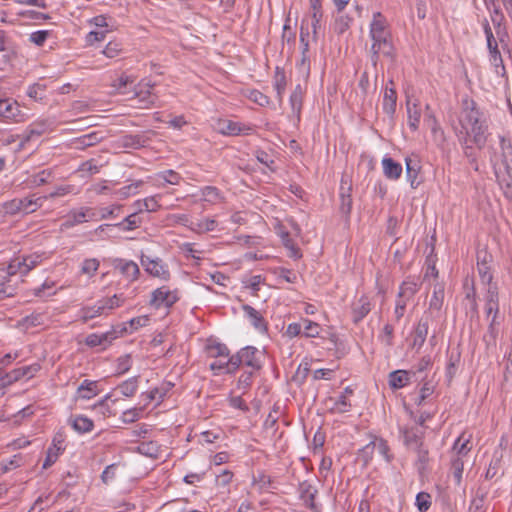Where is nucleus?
I'll list each match as a JSON object with an SVG mask.
<instances>
[{"label":"nucleus","mask_w":512,"mask_h":512,"mask_svg":"<svg viewBox=\"0 0 512 512\" xmlns=\"http://www.w3.org/2000/svg\"><path fill=\"white\" fill-rule=\"evenodd\" d=\"M144 143V137L141 135H126L123 138V145L125 147L138 149L140 147H143Z\"/></svg>","instance_id":"61"},{"label":"nucleus","mask_w":512,"mask_h":512,"mask_svg":"<svg viewBox=\"0 0 512 512\" xmlns=\"http://www.w3.org/2000/svg\"><path fill=\"white\" fill-rule=\"evenodd\" d=\"M444 287L441 284L434 286L433 294L429 302V309L439 311L443 305Z\"/></svg>","instance_id":"41"},{"label":"nucleus","mask_w":512,"mask_h":512,"mask_svg":"<svg viewBox=\"0 0 512 512\" xmlns=\"http://www.w3.org/2000/svg\"><path fill=\"white\" fill-rule=\"evenodd\" d=\"M134 209L141 213L143 211L146 212H155L158 210L160 205L158 204V201L156 200L155 196L145 198L144 200H137L133 203Z\"/></svg>","instance_id":"34"},{"label":"nucleus","mask_w":512,"mask_h":512,"mask_svg":"<svg viewBox=\"0 0 512 512\" xmlns=\"http://www.w3.org/2000/svg\"><path fill=\"white\" fill-rule=\"evenodd\" d=\"M407 116H408V126L412 131H417L420 124L421 119V108L419 106V102L415 99L413 102L408 98L407 99Z\"/></svg>","instance_id":"19"},{"label":"nucleus","mask_w":512,"mask_h":512,"mask_svg":"<svg viewBox=\"0 0 512 512\" xmlns=\"http://www.w3.org/2000/svg\"><path fill=\"white\" fill-rule=\"evenodd\" d=\"M154 87V84H151L150 81L141 82L139 84V90H136L135 95L139 98L140 102H143L145 107L148 105H152L154 100L152 99L151 89Z\"/></svg>","instance_id":"31"},{"label":"nucleus","mask_w":512,"mask_h":512,"mask_svg":"<svg viewBox=\"0 0 512 512\" xmlns=\"http://www.w3.org/2000/svg\"><path fill=\"white\" fill-rule=\"evenodd\" d=\"M24 378L23 372L21 367L16 368L9 373H6L2 378L1 381L4 383V385L8 386L13 384L14 382L19 381L20 379Z\"/></svg>","instance_id":"64"},{"label":"nucleus","mask_w":512,"mask_h":512,"mask_svg":"<svg viewBox=\"0 0 512 512\" xmlns=\"http://www.w3.org/2000/svg\"><path fill=\"white\" fill-rule=\"evenodd\" d=\"M403 434L404 443L407 446L417 448L423 445V434L424 432L418 427L403 428L401 429Z\"/></svg>","instance_id":"21"},{"label":"nucleus","mask_w":512,"mask_h":512,"mask_svg":"<svg viewBox=\"0 0 512 512\" xmlns=\"http://www.w3.org/2000/svg\"><path fill=\"white\" fill-rule=\"evenodd\" d=\"M148 321H149V318L147 316H138V317L132 318L128 323L125 324V326L127 327L126 333L134 332L138 328L145 326L148 323ZM122 326H124V324Z\"/></svg>","instance_id":"63"},{"label":"nucleus","mask_w":512,"mask_h":512,"mask_svg":"<svg viewBox=\"0 0 512 512\" xmlns=\"http://www.w3.org/2000/svg\"><path fill=\"white\" fill-rule=\"evenodd\" d=\"M201 195L204 201L217 203L221 199L220 191L214 186H206L201 189Z\"/></svg>","instance_id":"50"},{"label":"nucleus","mask_w":512,"mask_h":512,"mask_svg":"<svg viewBox=\"0 0 512 512\" xmlns=\"http://www.w3.org/2000/svg\"><path fill=\"white\" fill-rule=\"evenodd\" d=\"M416 506L420 512H427L431 506L430 494L419 492L416 496Z\"/></svg>","instance_id":"60"},{"label":"nucleus","mask_w":512,"mask_h":512,"mask_svg":"<svg viewBox=\"0 0 512 512\" xmlns=\"http://www.w3.org/2000/svg\"><path fill=\"white\" fill-rule=\"evenodd\" d=\"M138 379H139L138 376L129 378V379L123 381L121 384H119L117 389L120 391V393L123 396L132 397L137 392L138 383H139Z\"/></svg>","instance_id":"39"},{"label":"nucleus","mask_w":512,"mask_h":512,"mask_svg":"<svg viewBox=\"0 0 512 512\" xmlns=\"http://www.w3.org/2000/svg\"><path fill=\"white\" fill-rule=\"evenodd\" d=\"M353 394V390L350 387H346L341 395L337 398L334 404V410L339 413H345L349 411L351 404L348 400V397Z\"/></svg>","instance_id":"40"},{"label":"nucleus","mask_w":512,"mask_h":512,"mask_svg":"<svg viewBox=\"0 0 512 512\" xmlns=\"http://www.w3.org/2000/svg\"><path fill=\"white\" fill-rule=\"evenodd\" d=\"M464 470V462L461 457L454 456L451 460L450 471L455 480L456 485H460L462 481V475Z\"/></svg>","instance_id":"42"},{"label":"nucleus","mask_w":512,"mask_h":512,"mask_svg":"<svg viewBox=\"0 0 512 512\" xmlns=\"http://www.w3.org/2000/svg\"><path fill=\"white\" fill-rule=\"evenodd\" d=\"M99 261L96 258L85 259L82 263L81 272L93 276L99 268Z\"/></svg>","instance_id":"62"},{"label":"nucleus","mask_w":512,"mask_h":512,"mask_svg":"<svg viewBox=\"0 0 512 512\" xmlns=\"http://www.w3.org/2000/svg\"><path fill=\"white\" fill-rule=\"evenodd\" d=\"M80 314L83 322H87L101 315H106L100 300H98L93 306L83 307L80 310Z\"/></svg>","instance_id":"30"},{"label":"nucleus","mask_w":512,"mask_h":512,"mask_svg":"<svg viewBox=\"0 0 512 512\" xmlns=\"http://www.w3.org/2000/svg\"><path fill=\"white\" fill-rule=\"evenodd\" d=\"M180 299V292L177 288L170 289L168 286H161L151 293L150 305L154 308L172 307Z\"/></svg>","instance_id":"6"},{"label":"nucleus","mask_w":512,"mask_h":512,"mask_svg":"<svg viewBox=\"0 0 512 512\" xmlns=\"http://www.w3.org/2000/svg\"><path fill=\"white\" fill-rule=\"evenodd\" d=\"M415 449H416V453H417V461H416L417 469L420 472H423L426 469L427 464L429 462L428 449L424 448L423 445L419 446Z\"/></svg>","instance_id":"55"},{"label":"nucleus","mask_w":512,"mask_h":512,"mask_svg":"<svg viewBox=\"0 0 512 512\" xmlns=\"http://www.w3.org/2000/svg\"><path fill=\"white\" fill-rule=\"evenodd\" d=\"M91 211H92V209L88 208V207L81 208L80 210L70 211V213L68 214L67 220L62 224V226L65 228H71L75 225L85 222L86 221L85 218L87 216L88 217L94 216V213L90 214Z\"/></svg>","instance_id":"22"},{"label":"nucleus","mask_w":512,"mask_h":512,"mask_svg":"<svg viewBox=\"0 0 512 512\" xmlns=\"http://www.w3.org/2000/svg\"><path fill=\"white\" fill-rule=\"evenodd\" d=\"M480 111L476 107V103L472 99H464L462 101V110L459 116L460 129L456 130V134L461 140L463 135L464 144L467 143V137H472V142L481 149L486 142V126L480 120Z\"/></svg>","instance_id":"1"},{"label":"nucleus","mask_w":512,"mask_h":512,"mask_svg":"<svg viewBox=\"0 0 512 512\" xmlns=\"http://www.w3.org/2000/svg\"><path fill=\"white\" fill-rule=\"evenodd\" d=\"M321 2L322 0H310V10L312 17L311 26L314 34L317 33V29L320 26V22L323 16Z\"/></svg>","instance_id":"36"},{"label":"nucleus","mask_w":512,"mask_h":512,"mask_svg":"<svg viewBox=\"0 0 512 512\" xmlns=\"http://www.w3.org/2000/svg\"><path fill=\"white\" fill-rule=\"evenodd\" d=\"M396 105H397V93L394 88H385L384 96H383V111L389 115L390 117H393V115L396 112Z\"/></svg>","instance_id":"24"},{"label":"nucleus","mask_w":512,"mask_h":512,"mask_svg":"<svg viewBox=\"0 0 512 512\" xmlns=\"http://www.w3.org/2000/svg\"><path fill=\"white\" fill-rule=\"evenodd\" d=\"M418 290L419 283L413 278H407L400 285L398 297L400 299L406 298V300H411Z\"/></svg>","instance_id":"27"},{"label":"nucleus","mask_w":512,"mask_h":512,"mask_svg":"<svg viewBox=\"0 0 512 512\" xmlns=\"http://www.w3.org/2000/svg\"><path fill=\"white\" fill-rule=\"evenodd\" d=\"M242 310L256 330H258L260 333L267 331V322L260 314V312L248 304L243 305Z\"/></svg>","instance_id":"16"},{"label":"nucleus","mask_w":512,"mask_h":512,"mask_svg":"<svg viewBox=\"0 0 512 512\" xmlns=\"http://www.w3.org/2000/svg\"><path fill=\"white\" fill-rule=\"evenodd\" d=\"M113 265L116 269H119L123 275H125L127 278H130L132 281L136 280L140 274L138 265L132 260L117 258L113 261Z\"/></svg>","instance_id":"15"},{"label":"nucleus","mask_w":512,"mask_h":512,"mask_svg":"<svg viewBox=\"0 0 512 512\" xmlns=\"http://www.w3.org/2000/svg\"><path fill=\"white\" fill-rule=\"evenodd\" d=\"M428 329L429 320L427 317H422L419 320L413 333V348L420 349L423 346L428 335Z\"/></svg>","instance_id":"20"},{"label":"nucleus","mask_w":512,"mask_h":512,"mask_svg":"<svg viewBox=\"0 0 512 512\" xmlns=\"http://www.w3.org/2000/svg\"><path fill=\"white\" fill-rule=\"evenodd\" d=\"M122 50H123V48H122V44L120 42H118V41H110L105 46V48L102 50V53L107 58H115V57L120 55Z\"/></svg>","instance_id":"58"},{"label":"nucleus","mask_w":512,"mask_h":512,"mask_svg":"<svg viewBox=\"0 0 512 512\" xmlns=\"http://www.w3.org/2000/svg\"><path fill=\"white\" fill-rule=\"evenodd\" d=\"M143 410H144V407H134V408L127 409L126 411L123 412L122 417H121L123 423H126V424L134 423L141 417Z\"/></svg>","instance_id":"54"},{"label":"nucleus","mask_w":512,"mask_h":512,"mask_svg":"<svg viewBox=\"0 0 512 512\" xmlns=\"http://www.w3.org/2000/svg\"><path fill=\"white\" fill-rule=\"evenodd\" d=\"M229 363L230 357L228 358L227 361H224L220 358L219 360H215L210 364V369L214 371L215 374L234 373L235 369H232Z\"/></svg>","instance_id":"53"},{"label":"nucleus","mask_w":512,"mask_h":512,"mask_svg":"<svg viewBox=\"0 0 512 512\" xmlns=\"http://www.w3.org/2000/svg\"><path fill=\"white\" fill-rule=\"evenodd\" d=\"M138 214L139 213L135 210L133 213L126 216L123 221L115 224V226L122 231H131L140 227L142 221Z\"/></svg>","instance_id":"32"},{"label":"nucleus","mask_w":512,"mask_h":512,"mask_svg":"<svg viewBox=\"0 0 512 512\" xmlns=\"http://www.w3.org/2000/svg\"><path fill=\"white\" fill-rule=\"evenodd\" d=\"M52 178H53V170L52 169H44L38 173L31 175L28 179V182L30 185H32L34 187H39V186H42L44 184L51 182Z\"/></svg>","instance_id":"38"},{"label":"nucleus","mask_w":512,"mask_h":512,"mask_svg":"<svg viewBox=\"0 0 512 512\" xmlns=\"http://www.w3.org/2000/svg\"><path fill=\"white\" fill-rule=\"evenodd\" d=\"M406 178L413 189H416L421 181L418 179L419 172L421 170L420 162L417 156L406 157Z\"/></svg>","instance_id":"14"},{"label":"nucleus","mask_w":512,"mask_h":512,"mask_svg":"<svg viewBox=\"0 0 512 512\" xmlns=\"http://www.w3.org/2000/svg\"><path fill=\"white\" fill-rule=\"evenodd\" d=\"M469 442V438H465L464 434L458 437L453 445V450L456 451L455 456L461 458L465 456L471 450V446H468Z\"/></svg>","instance_id":"52"},{"label":"nucleus","mask_w":512,"mask_h":512,"mask_svg":"<svg viewBox=\"0 0 512 512\" xmlns=\"http://www.w3.org/2000/svg\"><path fill=\"white\" fill-rule=\"evenodd\" d=\"M103 139V136L99 132H91L85 134L77 139V143L81 147H90L99 143Z\"/></svg>","instance_id":"47"},{"label":"nucleus","mask_w":512,"mask_h":512,"mask_svg":"<svg viewBox=\"0 0 512 512\" xmlns=\"http://www.w3.org/2000/svg\"><path fill=\"white\" fill-rule=\"evenodd\" d=\"M304 89L300 84H297L290 95V105L293 113H295L298 117L300 115L302 109V101H303Z\"/></svg>","instance_id":"37"},{"label":"nucleus","mask_w":512,"mask_h":512,"mask_svg":"<svg viewBox=\"0 0 512 512\" xmlns=\"http://www.w3.org/2000/svg\"><path fill=\"white\" fill-rule=\"evenodd\" d=\"M274 89L276 90L279 102L283 100V94L286 89V76L283 69L276 67L274 75Z\"/></svg>","instance_id":"35"},{"label":"nucleus","mask_w":512,"mask_h":512,"mask_svg":"<svg viewBox=\"0 0 512 512\" xmlns=\"http://www.w3.org/2000/svg\"><path fill=\"white\" fill-rule=\"evenodd\" d=\"M465 300H467L468 306H469V311L467 313L471 314V318L472 317L478 318L479 317L478 316V304L476 301V291H475L474 285H472L470 291L467 292Z\"/></svg>","instance_id":"57"},{"label":"nucleus","mask_w":512,"mask_h":512,"mask_svg":"<svg viewBox=\"0 0 512 512\" xmlns=\"http://www.w3.org/2000/svg\"><path fill=\"white\" fill-rule=\"evenodd\" d=\"M48 123L46 121H39L31 124L25 131L21 143L31 141L34 138L42 136L48 131Z\"/></svg>","instance_id":"23"},{"label":"nucleus","mask_w":512,"mask_h":512,"mask_svg":"<svg viewBox=\"0 0 512 512\" xmlns=\"http://www.w3.org/2000/svg\"><path fill=\"white\" fill-rule=\"evenodd\" d=\"M389 385L392 389H401L410 382V373L406 370H395L389 374Z\"/></svg>","instance_id":"25"},{"label":"nucleus","mask_w":512,"mask_h":512,"mask_svg":"<svg viewBox=\"0 0 512 512\" xmlns=\"http://www.w3.org/2000/svg\"><path fill=\"white\" fill-rule=\"evenodd\" d=\"M21 205L22 202L20 201V198L7 201L2 205L3 213L5 215H15L17 213H22Z\"/></svg>","instance_id":"56"},{"label":"nucleus","mask_w":512,"mask_h":512,"mask_svg":"<svg viewBox=\"0 0 512 512\" xmlns=\"http://www.w3.org/2000/svg\"><path fill=\"white\" fill-rule=\"evenodd\" d=\"M369 36L372 40L370 48L371 61L376 65L380 54L385 57L394 56L392 33L388 20L381 12H374L369 25Z\"/></svg>","instance_id":"2"},{"label":"nucleus","mask_w":512,"mask_h":512,"mask_svg":"<svg viewBox=\"0 0 512 512\" xmlns=\"http://www.w3.org/2000/svg\"><path fill=\"white\" fill-rule=\"evenodd\" d=\"M373 304L369 296L362 295L351 305V315L354 324H359L372 310Z\"/></svg>","instance_id":"10"},{"label":"nucleus","mask_w":512,"mask_h":512,"mask_svg":"<svg viewBox=\"0 0 512 512\" xmlns=\"http://www.w3.org/2000/svg\"><path fill=\"white\" fill-rule=\"evenodd\" d=\"M172 387V383L164 382L160 386L153 388L151 391L143 393L142 396H145L148 402L157 400L160 403L164 400Z\"/></svg>","instance_id":"26"},{"label":"nucleus","mask_w":512,"mask_h":512,"mask_svg":"<svg viewBox=\"0 0 512 512\" xmlns=\"http://www.w3.org/2000/svg\"><path fill=\"white\" fill-rule=\"evenodd\" d=\"M141 265L145 271L153 277L160 278L161 280L167 281L170 279V271L167 264H165L160 258H150L149 256L142 255L140 259Z\"/></svg>","instance_id":"8"},{"label":"nucleus","mask_w":512,"mask_h":512,"mask_svg":"<svg viewBox=\"0 0 512 512\" xmlns=\"http://www.w3.org/2000/svg\"><path fill=\"white\" fill-rule=\"evenodd\" d=\"M488 58L491 66L494 67L495 72L500 76H505L506 68L503 62L502 54L499 50L498 41L496 37L486 39Z\"/></svg>","instance_id":"9"},{"label":"nucleus","mask_w":512,"mask_h":512,"mask_svg":"<svg viewBox=\"0 0 512 512\" xmlns=\"http://www.w3.org/2000/svg\"><path fill=\"white\" fill-rule=\"evenodd\" d=\"M351 187H348L346 190L342 187L340 193V211L349 215L352 209V197L350 195Z\"/></svg>","instance_id":"46"},{"label":"nucleus","mask_w":512,"mask_h":512,"mask_svg":"<svg viewBox=\"0 0 512 512\" xmlns=\"http://www.w3.org/2000/svg\"><path fill=\"white\" fill-rule=\"evenodd\" d=\"M122 295L115 294L110 298H103L100 299L101 304L103 305V309L106 313V315L109 313V311L118 308L123 303Z\"/></svg>","instance_id":"48"},{"label":"nucleus","mask_w":512,"mask_h":512,"mask_svg":"<svg viewBox=\"0 0 512 512\" xmlns=\"http://www.w3.org/2000/svg\"><path fill=\"white\" fill-rule=\"evenodd\" d=\"M0 120L5 122H22L24 113L18 102L0 95Z\"/></svg>","instance_id":"7"},{"label":"nucleus","mask_w":512,"mask_h":512,"mask_svg":"<svg viewBox=\"0 0 512 512\" xmlns=\"http://www.w3.org/2000/svg\"><path fill=\"white\" fill-rule=\"evenodd\" d=\"M491 262L492 255L486 250H480L477 252V270L480 280L484 285L493 283V274L490 266Z\"/></svg>","instance_id":"11"},{"label":"nucleus","mask_w":512,"mask_h":512,"mask_svg":"<svg viewBox=\"0 0 512 512\" xmlns=\"http://www.w3.org/2000/svg\"><path fill=\"white\" fill-rule=\"evenodd\" d=\"M218 130L224 135L236 136L241 134L248 135L253 129L251 126L243 125L232 120H220L218 122Z\"/></svg>","instance_id":"12"},{"label":"nucleus","mask_w":512,"mask_h":512,"mask_svg":"<svg viewBox=\"0 0 512 512\" xmlns=\"http://www.w3.org/2000/svg\"><path fill=\"white\" fill-rule=\"evenodd\" d=\"M303 335L307 338H315L320 333V326L318 323L309 319H304L302 323Z\"/></svg>","instance_id":"51"},{"label":"nucleus","mask_w":512,"mask_h":512,"mask_svg":"<svg viewBox=\"0 0 512 512\" xmlns=\"http://www.w3.org/2000/svg\"><path fill=\"white\" fill-rule=\"evenodd\" d=\"M502 160L495 174L506 198L512 200V145L501 138Z\"/></svg>","instance_id":"3"},{"label":"nucleus","mask_w":512,"mask_h":512,"mask_svg":"<svg viewBox=\"0 0 512 512\" xmlns=\"http://www.w3.org/2000/svg\"><path fill=\"white\" fill-rule=\"evenodd\" d=\"M71 425L78 433H88L94 428V423L91 419L86 416L77 415L71 419Z\"/></svg>","instance_id":"29"},{"label":"nucleus","mask_w":512,"mask_h":512,"mask_svg":"<svg viewBox=\"0 0 512 512\" xmlns=\"http://www.w3.org/2000/svg\"><path fill=\"white\" fill-rule=\"evenodd\" d=\"M47 200V197L39 196L35 197V195H32L30 197L20 198V201L22 202L21 210L24 214H30L35 212L37 209H39L43 202Z\"/></svg>","instance_id":"28"},{"label":"nucleus","mask_w":512,"mask_h":512,"mask_svg":"<svg viewBox=\"0 0 512 512\" xmlns=\"http://www.w3.org/2000/svg\"><path fill=\"white\" fill-rule=\"evenodd\" d=\"M375 451L376 446L373 440L358 451L357 460L361 461L363 466H367L372 460Z\"/></svg>","instance_id":"43"},{"label":"nucleus","mask_w":512,"mask_h":512,"mask_svg":"<svg viewBox=\"0 0 512 512\" xmlns=\"http://www.w3.org/2000/svg\"><path fill=\"white\" fill-rule=\"evenodd\" d=\"M24 264L22 258L18 257L13 259L9 265L7 266V275L9 277H12L16 274H21V276L26 275L27 273H24Z\"/></svg>","instance_id":"59"},{"label":"nucleus","mask_w":512,"mask_h":512,"mask_svg":"<svg viewBox=\"0 0 512 512\" xmlns=\"http://www.w3.org/2000/svg\"><path fill=\"white\" fill-rule=\"evenodd\" d=\"M383 174L389 180H398L402 175V165L391 157L382 159Z\"/></svg>","instance_id":"18"},{"label":"nucleus","mask_w":512,"mask_h":512,"mask_svg":"<svg viewBox=\"0 0 512 512\" xmlns=\"http://www.w3.org/2000/svg\"><path fill=\"white\" fill-rule=\"evenodd\" d=\"M127 332V327L115 326L111 330L102 333H92L85 338V344L91 348L101 346L103 349L107 348L112 342L120 336H123Z\"/></svg>","instance_id":"5"},{"label":"nucleus","mask_w":512,"mask_h":512,"mask_svg":"<svg viewBox=\"0 0 512 512\" xmlns=\"http://www.w3.org/2000/svg\"><path fill=\"white\" fill-rule=\"evenodd\" d=\"M79 398L91 399L98 394L97 382L84 380L77 389Z\"/></svg>","instance_id":"33"},{"label":"nucleus","mask_w":512,"mask_h":512,"mask_svg":"<svg viewBox=\"0 0 512 512\" xmlns=\"http://www.w3.org/2000/svg\"><path fill=\"white\" fill-rule=\"evenodd\" d=\"M207 352L213 358H229L230 351L225 344L214 343L207 346Z\"/></svg>","instance_id":"44"},{"label":"nucleus","mask_w":512,"mask_h":512,"mask_svg":"<svg viewBox=\"0 0 512 512\" xmlns=\"http://www.w3.org/2000/svg\"><path fill=\"white\" fill-rule=\"evenodd\" d=\"M261 358V351L254 346H246L230 357L229 364L235 371L242 365L249 367L253 371H258L262 368Z\"/></svg>","instance_id":"4"},{"label":"nucleus","mask_w":512,"mask_h":512,"mask_svg":"<svg viewBox=\"0 0 512 512\" xmlns=\"http://www.w3.org/2000/svg\"><path fill=\"white\" fill-rule=\"evenodd\" d=\"M492 3H494V0H490ZM494 8L490 12L491 22L495 28L496 35L498 37V40L501 44L505 42V38L508 37V33L506 30V27L504 25L505 17L503 12L501 11L500 7L493 4Z\"/></svg>","instance_id":"13"},{"label":"nucleus","mask_w":512,"mask_h":512,"mask_svg":"<svg viewBox=\"0 0 512 512\" xmlns=\"http://www.w3.org/2000/svg\"><path fill=\"white\" fill-rule=\"evenodd\" d=\"M351 23L352 18L346 14H342L335 19L333 29L335 33L341 35L349 29Z\"/></svg>","instance_id":"49"},{"label":"nucleus","mask_w":512,"mask_h":512,"mask_svg":"<svg viewBox=\"0 0 512 512\" xmlns=\"http://www.w3.org/2000/svg\"><path fill=\"white\" fill-rule=\"evenodd\" d=\"M298 491L300 498L304 502L305 506L310 510H315V496L317 494V489L313 487L308 481H304L299 484Z\"/></svg>","instance_id":"17"},{"label":"nucleus","mask_w":512,"mask_h":512,"mask_svg":"<svg viewBox=\"0 0 512 512\" xmlns=\"http://www.w3.org/2000/svg\"><path fill=\"white\" fill-rule=\"evenodd\" d=\"M427 120L432 122L431 131H432L434 142L438 146L442 145L445 141L444 131L438 125L436 118L432 114L427 115Z\"/></svg>","instance_id":"45"}]
</instances>
